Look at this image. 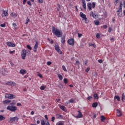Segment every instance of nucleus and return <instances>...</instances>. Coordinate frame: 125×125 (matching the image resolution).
Listing matches in <instances>:
<instances>
[{
    "mask_svg": "<svg viewBox=\"0 0 125 125\" xmlns=\"http://www.w3.org/2000/svg\"><path fill=\"white\" fill-rule=\"evenodd\" d=\"M52 33L58 38H61L63 35V32H62V31L59 30V29L57 28H55L54 26L52 27Z\"/></svg>",
    "mask_w": 125,
    "mask_h": 125,
    "instance_id": "1",
    "label": "nucleus"
},
{
    "mask_svg": "<svg viewBox=\"0 0 125 125\" xmlns=\"http://www.w3.org/2000/svg\"><path fill=\"white\" fill-rule=\"evenodd\" d=\"M19 120V118L17 117H10L8 119V122L11 124L13 123H15V124H16V123H18Z\"/></svg>",
    "mask_w": 125,
    "mask_h": 125,
    "instance_id": "2",
    "label": "nucleus"
},
{
    "mask_svg": "<svg viewBox=\"0 0 125 125\" xmlns=\"http://www.w3.org/2000/svg\"><path fill=\"white\" fill-rule=\"evenodd\" d=\"M7 110L11 111V112H15V111H17V107L15 106H8Z\"/></svg>",
    "mask_w": 125,
    "mask_h": 125,
    "instance_id": "3",
    "label": "nucleus"
},
{
    "mask_svg": "<svg viewBox=\"0 0 125 125\" xmlns=\"http://www.w3.org/2000/svg\"><path fill=\"white\" fill-rule=\"evenodd\" d=\"M26 55H27V51L25 49L22 50L21 54L22 59L25 60L26 59Z\"/></svg>",
    "mask_w": 125,
    "mask_h": 125,
    "instance_id": "4",
    "label": "nucleus"
},
{
    "mask_svg": "<svg viewBox=\"0 0 125 125\" xmlns=\"http://www.w3.org/2000/svg\"><path fill=\"white\" fill-rule=\"evenodd\" d=\"M5 98H7L8 99H13L15 98V95L12 94H6L5 95Z\"/></svg>",
    "mask_w": 125,
    "mask_h": 125,
    "instance_id": "5",
    "label": "nucleus"
},
{
    "mask_svg": "<svg viewBox=\"0 0 125 125\" xmlns=\"http://www.w3.org/2000/svg\"><path fill=\"white\" fill-rule=\"evenodd\" d=\"M117 14L119 17H122L123 16V12L122 11V8H120L117 11Z\"/></svg>",
    "mask_w": 125,
    "mask_h": 125,
    "instance_id": "6",
    "label": "nucleus"
},
{
    "mask_svg": "<svg viewBox=\"0 0 125 125\" xmlns=\"http://www.w3.org/2000/svg\"><path fill=\"white\" fill-rule=\"evenodd\" d=\"M68 43H69L70 45H74L75 42L74 41V39L71 38L70 39L68 40L67 41Z\"/></svg>",
    "mask_w": 125,
    "mask_h": 125,
    "instance_id": "7",
    "label": "nucleus"
},
{
    "mask_svg": "<svg viewBox=\"0 0 125 125\" xmlns=\"http://www.w3.org/2000/svg\"><path fill=\"white\" fill-rule=\"evenodd\" d=\"M55 49L57 50V51L59 53V54H62V51L60 50V48H59V46L56 45L55 46Z\"/></svg>",
    "mask_w": 125,
    "mask_h": 125,
    "instance_id": "8",
    "label": "nucleus"
},
{
    "mask_svg": "<svg viewBox=\"0 0 125 125\" xmlns=\"http://www.w3.org/2000/svg\"><path fill=\"white\" fill-rule=\"evenodd\" d=\"M7 45L8 46H11L12 47H15V44L13 43L12 42H6Z\"/></svg>",
    "mask_w": 125,
    "mask_h": 125,
    "instance_id": "9",
    "label": "nucleus"
},
{
    "mask_svg": "<svg viewBox=\"0 0 125 125\" xmlns=\"http://www.w3.org/2000/svg\"><path fill=\"white\" fill-rule=\"evenodd\" d=\"M39 45V42H36V43L34 46V51L36 52L37 51V49H38V46Z\"/></svg>",
    "mask_w": 125,
    "mask_h": 125,
    "instance_id": "10",
    "label": "nucleus"
},
{
    "mask_svg": "<svg viewBox=\"0 0 125 125\" xmlns=\"http://www.w3.org/2000/svg\"><path fill=\"white\" fill-rule=\"evenodd\" d=\"M82 3L83 4V7L84 9H86V4L85 3V0H82Z\"/></svg>",
    "mask_w": 125,
    "mask_h": 125,
    "instance_id": "11",
    "label": "nucleus"
},
{
    "mask_svg": "<svg viewBox=\"0 0 125 125\" xmlns=\"http://www.w3.org/2000/svg\"><path fill=\"white\" fill-rule=\"evenodd\" d=\"M80 17L83 18V20L86 18V16L85 14H83V12H80Z\"/></svg>",
    "mask_w": 125,
    "mask_h": 125,
    "instance_id": "12",
    "label": "nucleus"
},
{
    "mask_svg": "<svg viewBox=\"0 0 125 125\" xmlns=\"http://www.w3.org/2000/svg\"><path fill=\"white\" fill-rule=\"evenodd\" d=\"M122 112L119 109H117V117H122Z\"/></svg>",
    "mask_w": 125,
    "mask_h": 125,
    "instance_id": "13",
    "label": "nucleus"
},
{
    "mask_svg": "<svg viewBox=\"0 0 125 125\" xmlns=\"http://www.w3.org/2000/svg\"><path fill=\"white\" fill-rule=\"evenodd\" d=\"M26 73H27V71H26V70H25V69H21L20 71V73H21V75H25V74H26Z\"/></svg>",
    "mask_w": 125,
    "mask_h": 125,
    "instance_id": "14",
    "label": "nucleus"
},
{
    "mask_svg": "<svg viewBox=\"0 0 125 125\" xmlns=\"http://www.w3.org/2000/svg\"><path fill=\"white\" fill-rule=\"evenodd\" d=\"M90 15L92 17H93V18H95V19H96V17H97V16L96 14H94L93 13V12H90Z\"/></svg>",
    "mask_w": 125,
    "mask_h": 125,
    "instance_id": "15",
    "label": "nucleus"
},
{
    "mask_svg": "<svg viewBox=\"0 0 125 125\" xmlns=\"http://www.w3.org/2000/svg\"><path fill=\"white\" fill-rule=\"evenodd\" d=\"M78 115L77 116V118H83V114H82V112H81V111H78Z\"/></svg>",
    "mask_w": 125,
    "mask_h": 125,
    "instance_id": "16",
    "label": "nucleus"
},
{
    "mask_svg": "<svg viewBox=\"0 0 125 125\" xmlns=\"http://www.w3.org/2000/svg\"><path fill=\"white\" fill-rule=\"evenodd\" d=\"M11 102V101L8 100H6L4 101H3V104L5 105V104H7V103H10Z\"/></svg>",
    "mask_w": 125,
    "mask_h": 125,
    "instance_id": "17",
    "label": "nucleus"
},
{
    "mask_svg": "<svg viewBox=\"0 0 125 125\" xmlns=\"http://www.w3.org/2000/svg\"><path fill=\"white\" fill-rule=\"evenodd\" d=\"M56 117L57 119H63V116L60 114H56Z\"/></svg>",
    "mask_w": 125,
    "mask_h": 125,
    "instance_id": "18",
    "label": "nucleus"
},
{
    "mask_svg": "<svg viewBox=\"0 0 125 125\" xmlns=\"http://www.w3.org/2000/svg\"><path fill=\"white\" fill-rule=\"evenodd\" d=\"M87 7L88 8L89 10H92L91 9V3L88 2L87 3Z\"/></svg>",
    "mask_w": 125,
    "mask_h": 125,
    "instance_id": "19",
    "label": "nucleus"
},
{
    "mask_svg": "<svg viewBox=\"0 0 125 125\" xmlns=\"http://www.w3.org/2000/svg\"><path fill=\"white\" fill-rule=\"evenodd\" d=\"M45 88H46V86L45 85H42L40 87V89H41V90H44Z\"/></svg>",
    "mask_w": 125,
    "mask_h": 125,
    "instance_id": "20",
    "label": "nucleus"
},
{
    "mask_svg": "<svg viewBox=\"0 0 125 125\" xmlns=\"http://www.w3.org/2000/svg\"><path fill=\"white\" fill-rule=\"evenodd\" d=\"M101 122H104L106 120V118L103 115L101 116Z\"/></svg>",
    "mask_w": 125,
    "mask_h": 125,
    "instance_id": "21",
    "label": "nucleus"
},
{
    "mask_svg": "<svg viewBox=\"0 0 125 125\" xmlns=\"http://www.w3.org/2000/svg\"><path fill=\"white\" fill-rule=\"evenodd\" d=\"M60 108L62 110V111H66V107H65V106H63V105H60Z\"/></svg>",
    "mask_w": 125,
    "mask_h": 125,
    "instance_id": "22",
    "label": "nucleus"
},
{
    "mask_svg": "<svg viewBox=\"0 0 125 125\" xmlns=\"http://www.w3.org/2000/svg\"><path fill=\"white\" fill-rule=\"evenodd\" d=\"M122 100L123 102H125V93H124L122 94Z\"/></svg>",
    "mask_w": 125,
    "mask_h": 125,
    "instance_id": "23",
    "label": "nucleus"
},
{
    "mask_svg": "<svg viewBox=\"0 0 125 125\" xmlns=\"http://www.w3.org/2000/svg\"><path fill=\"white\" fill-rule=\"evenodd\" d=\"M3 120H5V117H3V116L1 115H0V122L3 121Z\"/></svg>",
    "mask_w": 125,
    "mask_h": 125,
    "instance_id": "24",
    "label": "nucleus"
},
{
    "mask_svg": "<svg viewBox=\"0 0 125 125\" xmlns=\"http://www.w3.org/2000/svg\"><path fill=\"white\" fill-rule=\"evenodd\" d=\"M66 41L65 40V37H62L61 38V43H64Z\"/></svg>",
    "mask_w": 125,
    "mask_h": 125,
    "instance_id": "25",
    "label": "nucleus"
},
{
    "mask_svg": "<svg viewBox=\"0 0 125 125\" xmlns=\"http://www.w3.org/2000/svg\"><path fill=\"white\" fill-rule=\"evenodd\" d=\"M114 99H117L118 101H121V98L119 96H115Z\"/></svg>",
    "mask_w": 125,
    "mask_h": 125,
    "instance_id": "26",
    "label": "nucleus"
},
{
    "mask_svg": "<svg viewBox=\"0 0 125 125\" xmlns=\"http://www.w3.org/2000/svg\"><path fill=\"white\" fill-rule=\"evenodd\" d=\"M94 23L95 25H96L97 26H98V25L100 24V21H95Z\"/></svg>",
    "mask_w": 125,
    "mask_h": 125,
    "instance_id": "27",
    "label": "nucleus"
},
{
    "mask_svg": "<svg viewBox=\"0 0 125 125\" xmlns=\"http://www.w3.org/2000/svg\"><path fill=\"white\" fill-rule=\"evenodd\" d=\"M98 104L97 103H94L92 104V107L94 108H96V106H98Z\"/></svg>",
    "mask_w": 125,
    "mask_h": 125,
    "instance_id": "28",
    "label": "nucleus"
},
{
    "mask_svg": "<svg viewBox=\"0 0 125 125\" xmlns=\"http://www.w3.org/2000/svg\"><path fill=\"white\" fill-rule=\"evenodd\" d=\"M58 77L61 81H62V80H63V76H62L61 74H58Z\"/></svg>",
    "mask_w": 125,
    "mask_h": 125,
    "instance_id": "29",
    "label": "nucleus"
},
{
    "mask_svg": "<svg viewBox=\"0 0 125 125\" xmlns=\"http://www.w3.org/2000/svg\"><path fill=\"white\" fill-rule=\"evenodd\" d=\"M56 125H64V123L63 122L60 121L57 123Z\"/></svg>",
    "mask_w": 125,
    "mask_h": 125,
    "instance_id": "30",
    "label": "nucleus"
},
{
    "mask_svg": "<svg viewBox=\"0 0 125 125\" xmlns=\"http://www.w3.org/2000/svg\"><path fill=\"white\" fill-rule=\"evenodd\" d=\"M3 14L4 15V16H7V15H8V13H7V12L6 11L3 10Z\"/></svg>",
    "mask_w": 125,
    "mask_h": 125,
    "instance_id": "31",
    "label": "nucleus"
},
{
    "mask_svg": "<svg viewBox=\"0 0 125 125\" xmlns=\"http://www.w3.org/2000/svg\"><path fill=\"white\" fill-rule=\"evenodd\" d=\"M89 46H93V47H94V48H95V47H96V46L95 45V44L92 43H89Z\"/></svg>",
    "mask_w": 125,
    "mask_h": 125,
    "instance_id": "32",
    "label": "nucleus"
},
{
    "mask_svg": "<svg viewBox=\"0 0 125 125\" xmlns=\"http://www.w3.org/2000/svg\"><path fill=\"white\" fill-rule=\"evenodd\" d=\"M11 86H16V83L14 82H11Z\"/></svg>",
    "mask_w": 125,
    "mask_h": 125,
    "instance_id": "33",
    "label": "nucleus"
},
{
    "mask_svg": "<svg viewBox=\"0 0 125 125\" xmlns=\"http://www.w3.org/2000/svg\"><path fill=\"white\" fill-rule=\"evenodd\" d=\"M94 98L95 99H98V95L97 94H94Z\"/></svg>",
    "mask_w": 125,
    "mask_h": 125,
    "instance_id": "34",
    "label": "nucleus"
},
{
    "mask_svg": "<svg viewBox=\"0 0 125 125\" xmlns=\"http://www.w3.org/2000/svg\"><path fill=\"white\" fill-rule=\"evenodd\" d=\"M41 125H46L45 122H44V120H41Z\"/></svg>",
    "mask_w": 125,
    "mask_h": 125,
    "instance_id": "35",
    "label": "nucleus"
},
{
    "mask_svg": "<svg viewBox=\"0 0 125 125\" xmlns=\"http://www.w3.org/2000/svg\"><path fill=\"white\" fill-rule=\"evenodd\" d=\"M85 20V23L86 24H88V22H89V21H88V19H87V18H86L85 19H84V20Z\"/></svg>",
    "mask_w": 125,
    "mask_h": 125,
    "instance_id": "36",
    "label": "nucleus"
},
{
    "mask_svg": "<svg viewBox=\"0 0 125 125\" xmlns=\"http://www.w3.org/2000/svg\"><path fill=\"white\" fill-rule=\"evenodd\" d=\"M62 70L64 71V72H67V69H66V67L64 65L62 66Z\"/></svg>",
    "mask_w": 125,
    "mask_h": 125,
    "instance_id": "37",
    "label": "nucleus"
},
{
    "mask_svg": "<svg viewBox=\"0 0 125 125\" xmlns=\"http://www.w3.org/2000/svg\"><path fill=\"white\" fill-rule=\"evenodd\" d=\"M69 102H70V103H74L75 100H74L73 99H71L69 101Z\"/></svg>",
    "mask_w": 125,
    "mask_h": 125,
    "instance_id": "38",
    "label": "nucleus"
},
{
    "mask_svg": "<svg viewBox=\"0 0 125 125\" xmlns=\"http://www.w3.org/2000/svg\"><path fill=\"white\" fill-rule=\"evenodd\" d=\"M63 82L64 83H68V80L66 78H64L63 79Z\"/></svg>",
    "mask_w": 125,
    "mask_h": 125,
    "instance_id": "39",
    "label": "nucleus"
},
{
    "mask_svg": "<svg viewBox=\"0 0 125 125\" xmlns=\"http://www.w3.org/2000/svg\"><path fill=\"white\" fill-rule=\"evenodd\" d=\"M11 15L13 17H16V16H17V15L16 13H12Z\"/></svg>",
    "mask_w": 125,
    "mask_h": 125,
    "instance_id": "40",
    "label": "nucleus"
},
{
    "mask_svg": "<svg viewBox=\"0 0 125 125\" xmlns=\"http://www.w3.org/2000/svg\"><path fill=\"white\" fill-rule=\"evenodd\" d=\"M26 47L29 49V50H32V47H31V46H30V45H27L26 46Z\"/></svg>",
    "mask_w": 125,
    "mask_h": 125,
    "instance_id": "41",
    "label": "nucleus"
},
{
    "mask_svg": "<svg viewBox=\"0 0 125 125\" xmlns=\"http://www.w3.org/2000/svg\"><path fill=\"white\" fill-rule=\"evenodd\" d=\"M6 84L7 85H10L11 86V82H8L7 83H6Z\"/></svg>",
    "mask_w": 125,
    "mask_h": 125,
    "instance_id": "42",
    "label": "nucleus"
},
{
    "mask_svg": "<svg viewBox=\"0 0 125 125\" xmlns=\"http://www.w3.org/2000/svg\"><path fill=\"white\" fill-rule=\"evenodd\" d=\"M92 7L94 8L95 7V2H93L92 3Z\"/></svg>",
    "mask_w": 125,
    "mask_h": 125,
    "instance_id": "43",
    "label": "nucleus"
},
{
    "mask_svg": "<svg viewBox=\"0 0 125 125\" xmlns=\"http://www.w3.org/2000/svg\"><path fill=\"white\" fill-rule=\"evenodd\" d=\"M107 26L106 25H104L103 26H101V28H103L104 29H107Z\"/></svg>",
    "mask_w": 125,
    "mask_h": 125,
    "instance_id": "44",
    "label": "nucleus"
},
{
    "mask_svg": "<svg viewBox=\"0 0 125 125\" xmlns=\"http://www.w3.org/2000/svg\"><path fill=\"white\" fill-rule=\"evenodd\" d=\"M96 38L97 39H100V34L99 33H97L96 35Z\"/></svg>",
    "mask_w": 125,
    "mask_h": 125,
    "instance_id": "45",
    "label": "nucleus"
},
{
    "mask_svg": "<svg viewBox=\"0 0 125 125\" xmlns=\"http://www.w3.org/2000/svg\"><path fill=\"white\" fill-rule=\"evenodd\" d=\"M89 70H90V68L89 67H87L85 70V72L86 73H88V72H89Z\"/></svg>",
    "mask_w": 125,
    "mask_h": 125,
    "instance_id": "46",
    "label": "nucleus"
},
{
    "mask_svg": "<svg viewBox=\"0 0 125 125\" xmlns=\"http://www.w3.org/2000/svg\"><path fill=\"white\" fill-rule=\"evenodd\" d=\"M27 4H28V5H30V6H32V3H31L30 1H28L27 2Z\"/></svg>",
    "mask_w": 125,
    "mask_h": 125,
    "instance_id": "47",
    "label": "nucleus"
},
{
    "mask_svg": "<svg viewBox=\"0 0 125 125\" xmlns=\"http://www.w3.org/2000/svg\"><path fill=\"white\" fill-rule=\"evenodd\" d=\"M39 3H43V0H38Z\"/></svg>",
    "mask_w": 125,
    "mask_h": 125,
    "instance_id": "48",
    "label": "nucleus"
},
{
    "mask_svg": "<svg viewBox=\"0 0 125 125\" xmlns=\"http://www.w3.org/2000/svg\"><path fill=\"white\" fill-rule=\"evenodd\" d=\"M0 27H2V28H4V27H5V23L1 24Z\"/></svg>",
    "mask_w": 125,
    "mask_h": 125,
    "instance_id": "49",
    "label": "nucleus"
},
{
    "mask_svg": "<svg viewBox=\"0 0 125 125\" xmlns=\"http://www.w3.org/2000/svg\"><path fill=\"white\" fill-rule=\"evenodd\" d=\"M55 120V117L54 116H53L52 117L51 121H52V122H54Z\"/></svg>",
    "mask_w": 125,
    "mask_h": 125,
    "instance_id": "50",
    "label": "nucleus"
},
{
    "mask_svg": "<svg viewBox=\"0 0 125 125\" xmlns=\"http://www.w3.org/2000/svg\"><path fill=\"white\" fill-rule=\"evenodd\" d=\"M75 65H80V62L79 61H77L76 62Z\"/></svg>",
    "mask_w": 125,
    "mask_h": 125,
    "instance_id": "51",
    "label": "nucleus"
},
{
    "mask_svg": "<svg viewBox=\"0 0 125 125\" xmlns=\"http://www.w3.org/2000/svg\"><path fill=\"white\" fill-rule=\"evenodd\" d=\"M51 64H52L51 62H47V65H48V66H49L50 65H51Z\"/></svg>",
    "mask_w": 125,
    "mask_h": 125,
    "instance_id": "52",
    "label": "nucleus"
},
{
    "mask_svg": "<svg viewBox=\"0 0 125 125\" xmlns=\"http://www.w3.org/2000/svg\"><path fill=\"white\" fill-rule=\"evenodd\" d=\"M38 77H40V78H42V75L41 73H39L38 75Z\"/></svg>",
    "mask_w": 125,
    "mask_h": 125,
    "instance_id": "53",
    "label": "nucleus"
},
{
    "mask_svg": "<svg viewBox=\"0 0 125 125\" xmlns=\"http://www.w3.org/2000/svg\"><path fill=\"white\" fill-rule=\"evenodd\" d=\"M87 99H88V100L90 101V100H91V99H92V97L89 96V97H88L87 98Z\"/></svg>",
    "mask_w": 125,
    "mask_h": 125,
    "instance_id": "54",
    "label": "nucleus"
},
{
    "mask_svg": "<svg viewBox=\"0 0 125 125\" xmlns=\"http://www.w3.org/2000/svg\"><path fill=\"white\" fill-rule=\"evenodd\" d=\"M98 62L99 63H103V61L102 60H99Z\"/></svg>",
    "mask_w": 125,
    "mask_h": 125,
    "instance_id": "55",
    "label": "nucleus"
},
{
    "mask_svg": "<svg viewBox=\"0 0 125 125\" xmlns=\"http://www.w3.org/2000/svg\"><path fill=\"white\" fill-rule=\"evenodd\" d=\"M78 37L79 38H81L82 36H83V34H82L78 33Z\"/></svg>",
    "mask_w": 125,
    "mask_h": 125,
    "instance_id": "56",
    "label": "nucleus"
},
{
    "mask_svg": "<svg viewBox=\"0 0 125 125\" xmlns=\"http://www.w3.org/2000/svg\"><path fill=\"white\" fill-rule=\"evenodd\" d=\"M11 106H14V105H15V104H16V103H12L10 104Z\"/></svg>",
    "mask_w": 125,
    "mask_h": 125,
    "instance_id": "57",
    "label": "nucleus"
},
{
    "mask_svg": "<svg viewBox=\"0 0 125 125\" xmlns=\"http://www.w3.org/2000/svg\"><path fill=\"white\" fill-rule=\"evenodd\" d=\"M120 1V0H115V2L114 3H118Z\"/></svg>",
    "mask_w": 125,
    "mask_h": 125,
    "instance_id": "58",
    "label": "nucleus"
},
{
    "mask_svg": "<svg viewBox=\"0 0 125 125\" xmlns=\"http://www.w3.org/2000/svg\"><path fill=\"white\" fill-rule=\"evenodd\" d=\"M13 26L15 28H16L17 25H16V23H13Z\"/></svg>",
    "mask_w": 125,
    "mask_h": 125,
    "instance_id": "59",
    "label": "nucleus"
},
{
    "mask_svg": "<svg viewBox=\"0 0 125 125\" xmlns=\"http://www.w3.org/2000/svg\"><path fill=\"white\" fill-rule=\"evenodd\" d=\"M26 1H27V0H23V4H26Z\"/></svg>",
    "mask_w": 125,
    "mask_h": 125,
    "instance_id": "60",
    "label": "nucleus"
},
{
    "mask_svg": "<svg viewBox=\"0 0 125 125\" xmlns=\"http://www.w3.org/2000/svg\"><path fill=\"white\" fill-rule=\"evenodd\" d=\"M17 105H18V106H21V103H18L17 104Z\"/></svg>",
    "mask_w": 125,
    "mask_h": 125,
    "instance_id": "61",
    "label": "nucleus"
},
{
    "mask_svg": "<svg viewBox=\"0 0 125 125\" xmlns=\"http://www.w3.org/2000/svg\"><path fill=\"white\" fill-rule=\"evenodd\" d=\"M96 118V114H94V115L93 116V118L95 119Z\"/></svg>",
    "mask_w": 125,
    "mask_h": 125,
    "instance_id": "62",
    "label": "nucleus"
},
{
    "mask_svg": "<svg viewBox=\"0 0 125 125\" xmlns=\"http://www.w3.org/2000/svg\"><path fill=\"white\" fill-rule=\"evenodd\" d=\"M108 32H112V28H109V29H108Z\"/></svg>",
    "mask_w": 125,
    "mask_h": 125,
    "instance_id": "63",
    "label": "nucleus"
},
{
    "mask_svg": "<svg viewBox=\"0 0 125 125\" xmlns=\"http://www.w3.org/2000/svg\"><path fill=\"white\" fill-rule=\"evenodd\" d=\"M46 125H50V124L49 123V122H47L46 123Z\"/></svg>",
    "mask_w": 125,
    "mask_h": 125,
    "instance_id": "64",
    "label": "nucleus"
}]
</instances>
